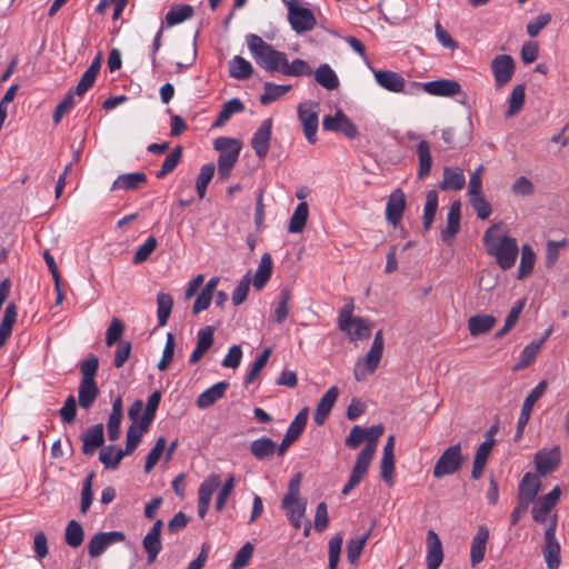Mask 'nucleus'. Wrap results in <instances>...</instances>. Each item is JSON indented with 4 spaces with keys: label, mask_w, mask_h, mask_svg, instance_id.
<instances>
[{
    "label": "nucleus",
    "mask_w": 569,
    "mask_h": 569,
    "mask_svg": "<svg viewBox=\"0 0 569 569\" xmlns=\"http://www.w3.org/2000/svg\"><path fill=\"white\" fill-rule=\"evenodd\" d=\"M287 16L291 29L298 34L311 31L317 24L315 13L303 4L290 6Z\"/></svg>",
    "instance_id": "8"
},
{
    "label": "nucleus",
    "mask_w": 569,
    "mask_h": 569,
    "mask_svg": "<svg viewBox=\"0 0 569 569\" xmlns=\"http://www.w3.org/2000/svg\"><path fill=\"white\" fill-rule=\"evenodd\" d=\"M312 73L317 83L326 90H336L340 84L336 71L328 63L320 64Z\"/></svg>",
    "instance_id": "29"
},
{
    "label": "nucleus",
    "mask_w": 569,
    "mask_h": 569,
    "mask_svg": "<svg viewBox=\"0 0 569 569\" xmlns=\"http://www.w3.org/2000/svg\"><path fill=\"white\" fill-rule=\"evenodd\" d=\"M167 441L164 437H159L146 457L143 470L146 473H150L154 466L159 462L160 458L164 453Z\"/></svg>",
    "instance_id": "53"
},
{
    "label": "nucleus",
    "mask_w": 569,
    "mask_h": 569,
    "mask_svg": "<svg viewBox=\"0 0 569 569\" xmlns=\"http://www.w3.org/2000/svg\"><path fill=\"white\" fill-rule=\"evenodd\" d=\"M289 301H290V290L288 288H283L279 295V301L274 310V320L278 323H281L286 320L289 313Z\"/></svg>",
    "instance_id": "63"
},
{
    "label": "nucleus",
    "mask_w": 569,
    "mask_h": 569,
    "mask_svg": "<svg viewBox=\"0 0 569 569\" xmlns=\"http://www.w3.org/2000/svg\"><path fill=\"white\" fill-rule=\"evenodd\" d=\"M547 389V381H540L526 397L517 422V438H520L527 426L535 403L542 397Z\"/></svg>",
    "instance_id": "12"
},
{
    "label": "nucleus",
    "mask_w": 569,
    "mask_h": 569,
    "mask_svg": "<svg viewBox=\"0 0 569 569\" xmlns=\"http://www.w3.org/2000/svg\"><path fill=\"white\" fill-rule=\"evenodd\" d=\"M271 350L269 348L264 349L262 353L252 362L250 366V369L247 373V377L244 379L246 385H250L253 382V380L257 378V376L260 373V371L266 366L269 357H270Z\"/></svg>",
    "instance_id": "61"
},
{
    "label": "nucleus",
    "mask_w": 569,
    "mask_h": 569,
    "mask_svg": "<svg viewBox=\"0 0 569 569\" xmlns=\"http://www.w3.org/2000/svg\"><path fill=\"white\" fill-rule=\"evenodd\" d=\"M98 395L99 389L96 381H80L78 399L81 408L89 409L96 401Z\"/></svg>",
    "instance_id": "39"
},
{
    "label": "nucleus",
    "mask_w": 569,
    "mask_h": 569,
    "mask_svg": "<svg viewBox=\"0 0 569 569\" xmlns=\"http://www.w3.org/2000/svg\"><path fill=\"white\" fill-rule=\"evenodd\" d=\"M525 91L526 88L523 84H517L508 99V110H507V117H513L517 112L520 111L525 103Z\"/></svg>",
    "instance_id": "56"
},
{
    "label": "nucleus",
    "mask_w": 569,
    "mask_h": 569,
    "mask_svg": "<svg viewBox=\"0 0 569 569\" xmlns=\"http://www.w3.org/2000/svg\"><path fill=\"white\" fill-rule=\"evenodd\" d=\"M496 325V318L491 315H476L468 319V329L472 337L489 332Z\"/></svg>",
    "instance_id": "32"
},
{
    "label": "nucleus",
    "mask_w": 569,
    "mask_h": 569,
    "mask_svg": "<svg viewBox=\"0 0 569 569\" xmlns=\"http://www.w3.org/2000/svg\"><path fill=\"white\" fill-rule=\"evenodd\" d=\"M220 486V477L217 473H210L199 486L198 489V515L203 519L209 510L213 492Z\"/></svg>",
    "instance_id": "15"
},
{
    "label": "nucleus",
    "mask_w": 569,
    "mask_h": 569,
    "mask_svg": "<svg viewBox=\"0 0 569 569\" xmlns=\"http://www.w3.org/2000/svg\"><path fill=\"white\" fill-rule=\"evenodd\" d=\"M124 456L127 452L123 449L107 446L101 449L99 460L106 469H117Z\"/></svg>",
    "instance_id": "41"
},
{
    "label": "nucleus",
    "mask_w": 569,
    "mask_h": 569,
    "mask_svg": "<svg viewBox=\"0 0 569 569\" xmlns=\"http://www.w3.org/2000/svg\"><path fill=\"white\" fill-rule=\"evenodd\" d=\"M536 258L537 256L533 249L528 243L522 244L520 251V263L517 270V279L523 280L532 273L536 264Z\"/></svg>",
    "instance_id": "34"
},
{
    "label": "nucleus",
    "mask_w": 569,
    "mask_h": 569,
    "mask_svg": "<svg viewBox=\"0 0 569 569\" xmlns=\"http://www.w3.org/2000/svg\"><path fill=\"white\" fill-rule=\"evenodd\" d=\"M412 88L422 89L430 96L436 97H453L461 92V86L452 79H439L425 83H411Z\"/></svg>",
    "instance_id": "11"
},
{
    "label": "nucleus",
    "mask_w": 569,
    "mask_h": 569,
    "mask_svg": "<svg viewBox=\"0 0 569 569\" xmlns=\"http://www.w3.org/2000/svg\"><path fill=\"white\" fill-rule=\"evenodd\" d=\"M246 41L252 58L261 69L269 73H281L287 58L284 52L276 50L272 44L253 33L248 34Z\"/></svg>",
    "instance_id": "2"
},
{
    "label": "nucleus",
    "mask_w": 569,
    "mask_h": 569,
    "mask_svg": "<svg viewBox=\"0 0 569 569\" xmlns=\"http://www.w3.org/2000/svg\"><path fill=\"white\" fill-rule=\"evenodd\" d=\"M281 73L287 77H308L312 74V69L306 60L297 58L289 62L286 58Z\"/></svg>",
    "instance_id": "45"
},
{
    "label": "nucleus",
    "mask_w": 569,
    "mask_h": 569,
    "mask_svg": "<svg viewBox=\"0 0 569 569\" xmlns=\"http://www.w3.org/2000/svg\"><path fill=\"white\" fill-rule=\"evenodd\" d=\"M343 538L341 535L332 537L328 543V569H337L340 560Z\"/></svg>",
    "instance_id": "58"
},
{
    "label": "nucleus",
    "mask_w": 569,
    "mask_h": 569,
    "mask_svg": "<svg viewBox=\"0 0 569 569\" xmlns=\"http://www.w3.org/2000/svg\"><path fill=\"white\" fill-rule=\"evenodd\" d=\"M173 306L172 297L169 293L159 292L157 296V317L159 326L167 325Z\"/></svg>",
    "instance_id": "49"
},
{
    "label": "nucleus",
    "mask_w": 569,
    "mask_h": 569,
    "mask_svg": "<svg viewBox=\"0 0 569 569\" xmlns=\"http://www.w3.org/2000/svg\"><path fill=\"white\" fill-rule=\"evenodd\" d=\"M541 489V481L538 476L526 473L519 483L518 500L530 506Z\"/></svg>",
    "instance_id": "24"
},
{
    "label": "nucleus",
    "mask_w": 569,
    "mask_h": 569,
    "mask_svg": "<svg viewBox=\"0 0 569 569\" xmlns=\"http://www.w3.org/2000/svg\"><path fill=\"white\" fill-rule=\"evenodd\" d=\"M466 184V177L463 170L460 168L445 167L443 178L440 182L441 190H461Z\"/></svg>",
    "instance_id": "27"
},
{
    "label": "nucleus",
    "mask_w": 569,
    "mask_h": 569,
    "mask_svg": "<svg viewBox=\"0 0 569 569\" xmlns=\"http://www.w3.org/2000/svg\"><path fill=\"white\" fill-rule=\"evenodd\" d=\"M375 453L376 452L372 451L371 447L362 448V450L357 456V460L355 466L352 467L350 477L345 487L342 488V495H349L351 490L360 483V481L362 480L371 465Z\"/></svg>",
    "instance_id": "9"
},
{
    "label": "nucleus",
    "mask_w": 569,
    "mask_h": 569,
    "mask_svg": "<svg viewBox=\"0 0 569 569\" xmlns=\"http://www.w3.org/2000/svg\"><path fill=\"white\" fill-rule=\"evenodd\" d=\"M84 531L82 526L76 520H70L66 527V543L71 548H78L82 545Z\"/></svg>",
    "instance_id": "51"
},
{
    "label": "nucleus",
    "mask_w": 569,
    "mask_h": 569,
    "mask_svg": "<svg viewBox=\"0 0 569 569\" xmlns=\"http://www.w3.org/2000/svg\"><path fill=\"white\" fill-rule=\"evenodd\" d=\"M291 90V86L289 84H276L272 82L263 83V93L260 96V103L263 106H268L273 101L278 100L287 92Z\"/></svg>",
    "instance_id": "43"
},
{
    "label": "nucleus",
    "mask_w": 569,
    "mask_h": 569,
    "mask_svg": "<svg viewBox=\"0 0 569 569\" xmlns=\"http://www.w3.org/2000/svg\"><path fill=\"white\" fill-rule=\"evenodd\" d=\"M371 531H372V527L363 536L352 538L348 541L347 558L351 565H355L359 560V558L363 551V548L367 543V540L370 537Z\"/></svg>",
    "instance_id": "47"
},
{
    "label": "nucleus",
    "mask_w": 569,
    "mask_h": 569,
    "mask_svg": "<svg viewBox=\"0 0 569 569\" xmlns=\"http://www.w3.org/2000/svg\"><path fill=\"white\" fill-rule=\"evenodd\" d=\"M193 14L194 10L190 4L172 6L164 17V23L168 28H171L191 19Z\"/></svg>",
    "instance_id": "33"
},
{
    "label": "nucleus",
    "mask_w": 569,
    "mask_h": 569,
    "mask_svg": "<svg viewBox=\"0 0 569 569\" xmlns=\"http://www.w3.org/2000/svg\"><path fill=\"white\" fill-rule=\"evenodd\" d=\"M500 223L489 227L483 234V244L489 256L496 259L501 270L511 269L519 256V247L516 238L501 231Z\"/></svg>",
    "instance_id": "1"
},
{
    "label": "nucleus",
    "mask_w": 569,
    "mask_h": 569,
    "mask_svg": "<svg viewBox=\"0 0 569 569\" xmlns=\"http://www.w3.org/2000/svg\"><path fill=\"white\" fill-rule=\"evenodd\" d=\"M560 462V448L558 446L551 449H541L535 455V465L540 476H547L552 472Z\"/></svg>",
    "instance_id": "17"
},
{
    "label": "nucleus",
    "mask_w": 569,
    "mask_h": 569,
    "mask_svg": "<svg viewBox=\"0 0 569 569\" xmlns=\"http://www.w3.org/2000/svg\"><path fill=\"white\" fill-rule=\"evenodd\" d=\"M417 154L419 159L418 177L425 178L431 171L432 158L430 153V143L426 140H421L417 144Z\"/></svg>",
    "instance_id": "44"
},
{
    "label": "nucleus",
    "mask_w": 569,
    "mask_h": 569,
    "mask_svg": "<svg viewBox=\"0 0 569 569\" xmlns=\"http://www.w3.org/2000/svg\"><path fill=\"white\" fill-rule=\"evenodd\" d=\"M320 104L316 101H305L298 106V118L301 122L305 137L309 143L317 141Z\"/></svg>",
    "instance_id": "6"
},
{
    "label": "nucleus",
    "mask_w": 569,
    "mask_h": 569,
    "mask_svg": "<svg viewBox=\"0 0 569 569\" xmlns=\"http://www.w3.org/2000/svg\"><path fill=\"white\" fill-rule=\"evenodd\" d=\"M244 106L241 102L240 99L233 98L229 101H227L221 111L219 112L213 127H221L223 126L234 113H239L243 111Z\"/></svg>",
    "instance_id": "48"
},
{
    "label": "nucleus",
    "mask_w": 569,
    "mask_h": 569,
    "mask_svg": "<svg viewBox=\"0 0 569 569\" xmlns=\"http://www.w3.org/2000/svg\"><path fill=\"white\" fill-rule=\"evenodd\" d=\"M406 208V196L400 189H396L388 198L386 206V219L393 227H397Z\"/></svg>",
    "instance_id": "18"
},
{
    "label": "nucleus",
    "mask_w": 569,
    "mask_h": 569,
    "mask_svg": "<svg viewBox=\"0 0 569 569\" xmlns=\"http://www.w3.org/2000/svg\"><path fill=\"white\" fill-rule=\"evenodd\" d=\"M272 259L269 253H263L256 273L252 279V284L257 290H261L271 277Z\"/></svg>",
    "instance_id": "37"
},
{
    "label": "nucleus",
    "mask_w": 569,
    "mask_h": 569,
    "mask_svg": "<svg viewBox=\"0 0 569 569\" xmlns=\"http://www.w3.org/2000/svg\"><path fill=\"white\" fill-rule=\"evenodd\" d=\"M438 208V193L436 190H430L426 197V204L423 208V229L429 230L435 220V216Z\"/></svg>",
    "instance_id": "50"
},
{
    "label": "nucleus",
    "mask_w": 569,
    "mask_h": 569,
    "mask_svg": "<svg viewBox=\"0 0 569 569\" xmlns=\"http://www.w3.org/2000/svg\"><path fill=\"white\" fill-rule=\"evenodd\" d=\"M460 228V202L456 201L449 208L447 214V226L441 232L442 240L450 242L458 233Z\"/></svg>",
    "instance_id": "31"
},
{
    "label": "nucleus",
    "mask_w": 569,
    "mask_h": 569,
    "mask_svg": "<svg viewBox=\"0 0 569 569\" xmlns=\"http://www.w3.org/2000/svg\"><path fill=\"white\" fill-rule=\"evenodd\" d=\"M278 451V446L273 440L267 437L256 439L250 445L251 453L259 460L267 459Z\"/></svg>",
    "instance_id": "40"
},
{
    "label": "nucleus",
    "mask_w": 569,
    "mask_h": 569,
    "mask_svg": "<svg viewBox=\"0 0 569 569\" xmlns=\"http://www.w3.org/2000/svg\"><path fill=\"white\" fill-rule=\"evenodd\" d=\"M489 535L487 526H479L470 547V562L472 567L478 566L485 559Z\"/></svg>",
    "instance_id": "22"
},
{
    "label": "nucleus",
    "mask_w": 569,
    "mask_h": 569,
    "mask_svg": "<svg viewBox=\"0 0 569 569\" xmlns=\"http://www.w3.org/2000/svg\"><path fill=\"white\" fill-rule=\"evenodd\" d=\"M383 347L385 341L382 331L380 330L375 335L371 348L366 356L359 358L355 363L353 376L357 381L366 380L377 370L382 358Z\"/></svg>",
    "instance_id": "3"
},
{
    "label": "nucleus",
    "mask_w": 569,
    "mask_h": 569,
    "mask_svg": "<svg viewBox=\"0 0 569 569\" xmlns=\"http://www.w3.org/2000/svg\"><path fill=\"white\" fill-rule=\"evenodd\" d=\"M463 462L462 449L459 443L448 447L435 463L432 475L437 479L450 476L460 470Z\"/></svg>",
    "instance_id": "5"
},
{
    "label": "nucleus",
    "mask_w": 569,
    "mask_h": 569,
    "mask_svg": "<svg viewBox=\"0 0 569 569\" xmlns=\"http://www.w3.org/2000/svg\"><path fill=\"white\" fill-rule=\"evenodd\" d=\"M182 149L181 147H176L163 160L161 168L157 171V178H163L166 174L170 173L174 170L178 163L181 160Z\"/></svg>",
    "instance_id": "59"
},
{
    "label": "nucleus",
    "mask_w": 569,
    "mask_h": 569,
    "mask_svg": "<svg viewBox=\"0 0 569 569\" xmlns=\"http://www.w3.org/2000/svg\"><path fill=\"white\" fill-rule=\"evenodd\" d=\"M491 71L498 89L505 87L515 73V61L509 54L496 56L491 61Z\"/></svg>",
    "instance_id": "13"
},
{
    "label": "nucleus",
    "mask_w": 569,
    "mask_h": 569,
    "mask_svg": "<svg viewBox=\"0 0 569 569\" xmlns=\"http://www.w3.org/2000/svg\"><path fill=\"white\" fill-rule=\"evenodd\" d=\"M18 311L14 303H9L6 307L1 323H0V348L4 346L12 333L13 325L17 321Z\"/></svg>",
    "instance_id": "35"
},
{
    "label": "nucleus",
    "mask_w": 569,
    "mask_h": 569,
    "mask_svg": "<svg viewBox=\"0 0 569 569\" xmlns=\"http://www.w3.org/2000/svg\"><path fill=\"white\" fill-rule=\"evenodd\" d=\"M496 440L486 439L477 449L472 470H471V477L473 479H479L483 472V469L487 463V459L489 457V453L495 446Z\"/></svg>",
    "instance_id": "30"
},
{
    "label": "nucleus",
    "mask_w": 569,
    "mask_h": 569,
    "mask_svg": "<svg viewBox=\"0 0 569 569\" xmlns=\"http://www.w3.org/2000/svg\"><path fill=\"white\" fill-rule=\"evenodd\" d=\"M427 569H438L443 560L442 542L436 531L427 532Z\"/></svg>",
    "instance_id": "19"
},
{
    "label": "nucleus",
    "mask_w": 569,
    "mask_h": 569,
    "mask_svg": "<svg viewBox=\"0 0 569 569\" xmlns=\"http://www.w3.org/2000/svg\"><path fill=\"white\" fill-rule=\"evenodd\" d=\"M214 328L207 326L200 329L197 333V345L190 355L189 362L197 363L212 347L213 345Z\"/></svg>",
    "instance_id": "23"
},
{
    "label": "nucleus",
    "mask_w": 569,
    "mask_h": 569,
    "mask_svg": "<svg viewBox=\"0 0 569 569\" xmlns=\"http://www.w3.org/2000/svg\"><path fill=\"white\" fill-rule=\"evenodd\" d=\"M213 174H214V164L213 163H207L201 167L200 172L197 177V181H196V189H197L198 197L200 199L204 198L206 192H207V187L210 183V181L212 180Z\"/></svg>",
    "instance_id": "55"
},
{
    "label": "nucleus",
    "mask_w": 569,
    "mask_h": 569,
    "mask_svg": "<svg viewBox=\"0 0 569 569\" xmlns=\"http://www.w3.org/2000/svg\"><path fill=\"white\" fill-rule=\"evenodd\" d=\"M149 427H144L143 422L140 420L138 425H131L127 431L126 439V449H123L127 455H131L138 447L142 433L146 432Z\"/></svg>",
    "instance_id": "52"
},
{
    "label": "nucleus",
    "mask_w": 569,
    "mask_h": 569,
    "mask_svg": "<svg viewBox=\"0 0 569 569\" xmlns=\"http://www.w3.org/2000/svg\"><path fill=\"white\" fill-rule=\"evenodd\" d=\"M252 72V64L241 56H234L229 61V74L233 79L246 80L251 77Z\"/></svg>",
    "instance_id": "38"
},
{
    "label": "nucleus",
    "mask_w": 569,
    "mask_h": 569,
    "mask_svg": "<svg viewBox=\"0 0 569 569\" xmlns=\"http://www.w3.org/2000/svg\"><path fill=\"white\" fill-rule=\"evenodd\" d=\"M163 522L158 519L148 533L142 539V547L148 556V563L151 565L156 561L158 555L162 549L161 531Z\"/></svg>",
    "instance_id": "16"
},
{
    "label": "nucleus",
    "mask_w": 569,
    "mask_h": 569,
    "mask_svg": "<svg viewBox=\"0 0 569 569\" xmlns=\"http://www.w3.org/2000/svg\"><path fill=\"white\" fill-rule=\"evenodd\" d=\"M340 330L343 331L351 341L365 340L371 335V323L367 319L358 317L348 322L346 329Z\"/></svg>",
    "instance_id": "28"
},
{
    "label": "nucleus",
    "mask_w": 569,
    "mask_h": 569,
    "mask_svg": "<svg viewBox=\"0 0 569 569\" xmlns=\"http://www.w3.org/2000/svg\"><path fill=\"white\" fill-rule=\"evenodd\" d=\"M147 176L142 172H130L120 174L112 183L111 190H132L143 184Z\"/></svg>",
    "instance_id": "36"
},
{
    "label": "nucleus",
    "mask_w": 569,
    "mask_h": 569,
    "mask_svg": "<svg viewBox=\"0 0 569 569\" xmlns=\"http://www.w3.org/2000/svg\"><path fill=\"white\" fill-rule=\"evenodd\" d=\"M309 217V207L308 203L301 201L295 209L292 216L290 217L288 231L290 233H299L303 230L307 220Z\"/></svg>",
    "instance_id": "42"
},
{
    "label": "nucleus",
    "mask_w": 569,
    "mask_h": 569,
    "mask_svg": "<svg viewBox=\"0 0 569 569\" xmlns=\"http://www.w3.org/2000/svg\"><path fill=\"white\" fill-rule=\"evenodd\" d=\"M253 545L251 542H246L236 553L231 565L230 569H242L244 568L253 555Z\"/></svg>",
    "instance_id": "60"
},
{
    "label": "nucleus",
    "mask_w": 569,
    "mask_h": 569,
    "mask_svg": "<svg viewBox=\"0 0 569 569\" xmlns=\"http://www.w3.org/2000/svg\"><path fill=\"white\" fill-rule=\"evenodd\" d=\"M157 239L152 236H150L136 251L133 256V263L139 264L144 262L149 256L156 250L157 248Z\"/></svg>",
    "instance_id": "64"
},
{
    "label": "nucleus",
    "mask_w": 569,
    "mask_h": 569,
    "mask_svg": "<svg viewBox=\"0 0 569 569\" xmlns=\"http://www.w3.org/2000/svg\"><path fill=\"white\" fill-rule=\"evenodd\" d=\"M160 400H161V393L158 390L153 391L149 396V398L147 400V405L144 407V411L140 419L143 422L144 427H150V425L152 423L154 416H156V411L159 407Z\"/></svg>",
    "instance_id": "57"
},
{
    "label": "nucleus",
    "mask_w": 569,
    "mask_h": 569,
    "mask_svg": "<svg viewBox=\"0 0 569 569\" xmlns=\"http://www.w3.org/2000/svg\"><path fill=\"white\" fill-rule=\"evenodd\" d=\"M213 146L220 153L218 158V173L221 178L226 179L239 158L241 144L237 139L220 137L214 140Z\"/></svg>",
    "instance_id": "4"
},
{
    "label": "nucleus",
    "mask_w": 569,
    "mask_h": 569,
    "mask_svg": "<svg viewBox=\"0 0 569 569\" xmlns=\"http://www.w3.org/2000/svg\"><path fill=\"white\" fill-rule=\"evenodd\" d=\"M567 246V241H553L549 240L546 243V267L552 268L558 261L560 250Z\"/></svg>",
    "instance_id": "62"
},
{
    "label": "nucleus",
    "mask_w": 569,
    "mask_h": 569,
    "mask_svg": "<svg viewBox=\"0 0 569 569\" xmlns=\"http://www.w3.org/2000/svg\"><path fill=\"white\" fill-rule=\"evenodd\" d=\"M561 495L559 486L541 497L532 508V518L536 522L542 523L547 520L550 510L556 506Z\"/></svg>",
    "instance_id": "20"
},
{
    "label": "nucleus",
    "mask_w": 569,
    "mask_h": 569,
    "mask_svg": "<svg viewBox=\"0 0 569 569\" xmlns=\"http://www.w3.org/2000/svg\"><path fill=\"white\" fill-rule=\"evenodd\" d=\"M103 426L101 423L92 426L82 436V452L92 455L103 445Z\"/></svg>",
    "instance_id": "26"
},
{
    "label": "nucleus",
    "mask_w": 569,
    "mask_h": 569,
    "mask_svg": "<svg viewBox=\"0 0 569 569\" xmlns=\"http://www.w3.org/2000/svg\"><path fill=\"white\" fill-rule=\"evenodd\" d=\"M375 80L382 89L393 93L412 94L411 86L408 88L406 79L398 72L391 70H377L371 68Z\"/></svg>",
    "instance_id": "7"
},
{
    "label": "nucleus",
    "mask_w": 569,
    "mask_h": 569,
    "mask_svg": "<svg viewBox=\"0 0 569 569\" xmlns=\"http://www.w3.org/2000/svg\"><path fill=\"white\" fill-rule=\"evenodd\" d=\"M271 132H272V120L266 119L262 121V123L258 128V130L253 133V137L251 139V147L259 158L266 157L269 151V142L271 139Z\"/></svg>",
    "instance_id": "21"
},
{
    "label": "nucleus",
    "mask_w": 569,
    "mask_h": 569,
    "mask_svg": "<svg viewBox=\"0 0 569 569\" xmlns=\"http://www.w3.org/2000/svg\"><path fill=\"white\" fill-rule=\"evenodd\" d=\"M560 543L558 540H545L542 548L543 559L548 569H558L561 562Z\"/></svg>",
    "instance_id": "46"
},
{
    "label": "nucleus",
    "mask_w": 569,
    "mask_h": 569,
    "mask_svg": "<svg viewBox=\"0 0 569 569\" xmlns=\"http://www.w3.org/2000/svg\"><path fill=\"white\" fill-rule=\"evenodd\" d=\"M229 388V383L227 381H219L211 386L210 388L202 391L197 400L196 403L199 409H207L211 407L213 403H216L219 399H221L226 391Z\"/></svg>",
    "instance_id": "25"
},
{
    "label": "nucleus",
    "mask_w": 569,
    "mask_h": 569,
    "mask_svg": "<svg viewBox=\"0 0 569 569\" xmlns=\"http://www.w3.org/2000/svg\"><path fill=\"white\" fill-rule=\"evenodd\" d=\"M541 349V342L531 341L527 345L520 353L518 362L515 365L513 370L519 371L527 368L537 357Z\"/></svg>",
    "instance_id": "54"
},
{
    "label": "nucleus",
    "mask_w": 569,
    "mask_h": 569,
    "mask_svg": "<svg viewBox=\"0 0 569 569\" xmlns=\"http://www.w3.org/2000/svg\"><path fill=\"white\" fill-rule=\"evenodd\" d=\"M126 536L121 531L98 532L91 537L88 543V553L91 558L101 556L109 546L121 542Z\"/></svg>",
    "instance_id": "14"
},
{
    "label": "nucleus",
    "mask_w": 569,
    "mask_h": 569,
    "mask_svg": "<svg viewBox=\"0 0 569 569\" xmlns=\"http://www.w3.org/2000/svg\"><path fill=\"white\" fill-rule=\"evenodd\" d=\"M322 128L326 131L340 132L349 139H355L358 134L357 127L341 109H337L333 116H325Z\"/></svg>",
    "instance_id": "10"
}]
</instances>
